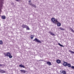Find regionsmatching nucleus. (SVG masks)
I'll use <instances>...</instances> for the list:
<instances>
[{
    "instance_id": "1",
    "label": "nucleus",
    "mask_w": 74,
    "mask_h": 74,
    "mask_svg": "<svg viewBox=\"0 0 74 74\" xmlns=\"http://www.w3.org/2000/svg\"><path fill=\"white\" fill-rule=\"evenodd\" d=\"M3 54L4 55H5V56H8L9 58H12V56H11V54L10 53H9L8 52L6 53H4Z\"/></svg>"
},
{
    "instance_id": "2",
    "label": "nucleus",
    "mask_w": 74,
    "mask_h": 74,
    "mask_svg": "<svg viewBox=\"0 0 74 74\" xmlns=\"http://www.w3.org/2000/svg\"><path fill=\"white\" fill-rule=\"evenodd\" d=\"M51 20L52 22H53V23L54 24H56L58 22V21L57 20V19H56L54 18H51Z\"/></svg>"
},
{
    "instance_id": "3",
    "label": "nucleus",
    "mask_w": 74,
    "mask_h": 74,
    "mask_svg": "<svg viewBox=\"0 0 74 74\" xmlns=\"http://www.w3.org/2000/svg\"><path fill=\"white\" fill-rule=\"evenodd\" d=\"M33 41H35V42H38L40 44H41V41L40 40L37 38H35L33 40Z\"/></svg>"
},
{
    "instance_id": "4",
    "label": "nucleus",
    "mask_w": 74,
    "mask_h": 74,
    "mask_svg": "<svg viewBox=\"0 0 74 74\" xmlns=\"http://www.w3.org/2000/svg\"><path fill=\"white\" fill-rule=\"evenodd\" d=\"M29 5H31L33 7H34V8H36V5L34 4H33L32 3H29Z\"/></svg>"
},
{
    "instance_id": "5",
    "label": "nucleus",
    "mask_w": 74,
    "mask_h": 74,
    "mask_svg": "<svg viewBox=\"0 0 74 74\" xmlns=\"http://www.w3.org/2000/svg\"><path fill=\"white\" fill-rule=\"evenodd\" d=\"M68 63L66 62H64L63 64V65H64V67H66L67 66V64Z\"/></svg>"
},
{
    "instance_id": "6",
    "label": "nucleus",
    "mask_w": 74,
    "mask_h": 74,
    "mask_svg": "<svg viewBox=\"0 0 74 74\" xmlns=\"http://www.w3.org/2000/svg\"><path fill=\"white\" fill-rule=\"evenodd\" d=\"M60 72L61 73L63 74H66V71H62H62H60Z\"/></svg>"
},
{
    "instance_id": "7",
    "label": "nucleus",
    "mask_w": 74,
    "mask_h": 74,
    "mask_svg": "<svg viewBox=\"0 0 74 74\" xmlns=\"http://www.w3.org/2000/svg\"><path fill=\"white\" fill-rule=\"evenodd\" d=\"M27 27V25L25 24H23V25L21 26L23 28H26Z\"/></svg>"
},
{
    "instance_id": "8",
    "label": "nucleus",
    "mask_w": 74,
    "mask_h": 74,
    "mask_svg": "<svg viewBox=\"0 0 74 74\" xmlns=\"http://www.w3.org/2000/svg\"><path fill=\"white\" fill-rule=\"evenodd\" d=\"M56 62L57 63H58V64H59L61 63V61L60 60H57Z\"/></svg>"
},
{
    "instance_id": "9",
    "label": "nucleus",
    "mask_w": 74,
    "mask_h": 74,
    "mask_svg": "<svg viewBox=\"0 0 74 74\" xmlns=\"http://www.w3.org/2000/svg\"><path fill=\"white\" fill-rule=\"evenodd\" d=\"M47 64H48L49 66H51V65H52V64H51V62H47Z\"/></svg>"
},
{
    "instance_id": "10",
    "label": "nucleus",
    "mask_w": 74,
    "mask_h": 74,
    "mask_svg": "<svg viewBox=\"0 0 74 74\" xmlns=\"http://www.w3.org/2000/svg\"><path fill=\"white\" fill-rule=\"evenodd\" d=\"M20 71L21 72V73H26V71L23 70H21Z\"/></svg>"
},
{
    "instance_id": "11",
    "label": "nucleus",
    "mask_w": 74,
    "mask_h": 74,
    "mask_svg": "<svg viewBox=\"0 0 74 74\" xmlns=\"http://www.w3.org/2000/svg\"><path fill=\"white\" fill-rule=\"evenodd\" d=\"M56 24H57L58 26H61V23H60L58 22H58Z\"/></svg>"
},
{
    "instance_id": "12",
    "label": "nucleus",
    "mask_w": 74,
    "mask_h": 74,
    "mask_svg": "<svg viewBox=\"0 0 74 74\" xmlns=\"http://www.w3.org/2000/svg\"><path fill=\"white\" fill-rule=\"evenodd\" d=\"M66 66H67L68 67H69L70 68V67H71V64L68 63Z\"/></svg>"
},
{
    "instance_id": "13",
    "label": "nucleus",
    "mask_w": 74,
    "mask_h": 74,
    "mask_svg": "<svg viewBox=\"0 0 74 74\" xmlns=\"http://www.w3.org/2000/svg\"><path fill=\"white\" fill-rule=\"evenodd\" d=\"M0 73H5V71H4L3 70H1Z\"/></svg>"
},
{
    "instance_id": "14",
    "label": "nucleus",
    "mask_w": 74,
    "mask_h": 74,
    "mask_svg": "<svg viewBox=\"0 0 74 74\" xmlns=\"http://www.w3.org/2000/svg\"><path fill=\"white\" fill-rule=\"evenodd\" d=\"M5 16H1V18L2 19H5Z\"/></svg>"
},
{
    "instance_id": "15",
    "label": "nucleus",
    "mask_w": 74,
    "mask_h": 74,
    "mask_svg": "<svg viewBox=\"0 0 74 74\" xmlns=\"http://www.w3.org/2000/svg\"><path fill=\"white\" fill-rule=\"evenodd\" d=\"M49 34H51V36H55V34L52 33L51 32H49Z\"/></svg>"
},
{
    "instance_id": "16",
    "label": "nucleus",
    "mask_w": 74,
    "mask_h": 74,
    "mask_svg": "<svg viewBox=\"0 0 74 74\" xmlns=\"http://www.w3.org/2000/svg\"><path fill=\"white\" fill-rule=\"evenodd\" d=\"M19 67H23V68H25L24 66L22 64L20 65H19Z\"/></svg>"
},
{
    "instance_id": "17",
    "label": "nucleus",
    "mask_w": 74,
    "mask_h": 74,
    "mask_svg": "<svg viewBox=\"0 0 74 74\" xmlns=\"http://www.w3.org/2000/svg\"><path fill=\"white\" fill-rule=\"evenodd\" d=\"M3 7L2 3H0V11H1V8Z\"/></svg>"
},
{
    "instance_id": "18",
    "label": "nucleus",
    "mask_w": 74,
    "mask_h": 74,
    "mask_svg": "<svg viewBox=\"0 0 74 74\" xmlns=\"http://www.w3.org/2000/svg\"><path fill=\"white\" fill-rule=\"evenodd\" d=\"M26 29L27 30H30V28H29V26H27L26 27Z\"/></svg>"
},
{
    "instance_id": "19",
    "label": "nucleus",
    "mask_w": 74,
    "mask_h": 74,
    "mask_svg": "<svg viewBox=\"0 0 74 74\" xmlns=\"http://www.w3.org/2000/svg\"><path fill=\"white\" fill-rule=\"evenodd\" d=\"M59 29L60 30H62V31H63L64 30H65V29H63L61 27H60L59 28Z\"/></svg>"
},
{
    "instance_id": "20",
    "label": "nucleus",
    "mask_w": 74,
    "mask_h": 74,
    "mask_svg": "<svg viewBox=\"0 0 74 74\" xmlns=\"http://www.w3.org/2000/svg\"><path fill=\"white\" fill-rule=\"evenodd\" d=\"M31 36V39H33V38L34 37V35H31L30 36Z\"/></svg>"
},
{
    "instance_id": "21",
    "label": "nucleus",
    "mask_w": 74,
    "mask_h": 74,
    "mask_svg": "<svg viewBox=\"0 0 74 74\" xmlns=\"http://www.w3.org/2000/svg\"><path fill=\"white\" fill-rule=\"evenodd\" d=\"M3 2H4V0H0V3H1L3 4V3H4Z\"/></svg>"
},
{
    "instance_id": "22",
    "label": "nucleus",
    "mask_w": 74,
    "mask_h": 74,
    "mask_svg": "<svg viewBox=\"0 0 74 74\" xmlns=\"http://www.w3.org/2000/svg\"><path fill=\"white\" fill-rule=\"evenodd\" d=\"M70 30H71V32H73V33H74V30H73L71 28H70Z\"/></svg>"
},
{
    "instance_id": "23",
    "label": "nucleus",
    "mask_w": 74,
    "mask_h": 74,
    "mask_svg": "<svg viewBox=\"0 0 74 74\" xmlns=\"http://www.w3.org/2000/svg\"><path fill=\"white\" fill-rule=\"evenodd\" d=\"M69 52H70V53H73V54H74V51H71V50H69Z\"/></svg>"
},
{
    "instance_id": "24",
    "label": "nucleus",
    "mask_w": 74,
    "mask_h": 74,
    "mask_svg": "<svg viewBox=\"0 0 74 74\" xmlns=\"http://www.w3.org/2000/svg\"><path fill=\"white\" fill-rule=\"evenodd\" d=\"M3 41H2V40H0V44H1V45H3Z\"/></svg>"
},
{
    "instance_id": "25",
    "label": "nucleus",
    "mask_w": 74,
    "mask_h": 74,
    "mask_svg": "<svg viewBox=\"0 0 74 74\" xmlns=\"http://www.w3.org/2000/svg\"><path fill=\"white\" fill-rule=\"evenodd\" d=\"M58 45H60V47H63V46L62 45L60 44V43H58Z\"/></svg>"
},
{
    "instance_id": "26",
    "label": "nucleus",
    "mask_w": 74,
    "mask_h": 74,
    "mask_svg": "<svg viewBox=\"0 0 74 74\" xmlns=\"http://www.w3.org/2000/svg\"><path fill=\"white\" fill-rule=\"evenodd\" d=\"M71 67V68L72 69H74V66H72Z\"/></svg>"
},
{
    "instance_id": "27",
    "label": "nucleus",
    "mask_w": 74,
    "mask_h": 74,
    "mask_svg": "<svg viewBox=\"0 0 74 74\" xmlns=\"http://www.w3.org/2000/svg\"><path fill=\"white\" fill-rule=\"evenodd\" d=\"M28 2H29V3H32L30 2H31V1L30 0H29Z\"/></svg>"
},
{
    "instance_id": "28",
    "label": "nucleus",
    "mask_w": 74,
    "mask_h": 74,
    "mask_svg": "<svg viewBox=\"0 0 74 74\" xmlns=\"http://www.w3.org/2000/svg\"><path fill=\"white\" fill-rule=\"evenodd\" d=\"M39 61L40 62V61H42H42H43V60H39Z\"/></svg>"
},
{
    "instance_id": "29",
    "label": "nucleus",
    "mask_w": 74,
    "mask_h": 74,
    "mask_svg": "<svg viewBox=\"0 0 74 74\" xmlns=\"http://www.w3.org/2000/svg\"><path fill=\"white\" fill-rule=\"evenodd\" d=\"M3 64H0V67H1V66H3Z\"/></svg>"
},
{
    "instance_id": "30",
    "label": "nucleus",
    "mask_w": 74,
    "mask_h": 74,
    "mask_svg": "<svg viewBox=\"0 0 74 74\" xmlns=\"http://www.w3.org/2000/svg\"><path fill=\"white\" fill-rule=\"evenodd\" d=\"M16 1H20V0H15Z\"/></svg>"
},
{
    "instance_id": "31",
    "label": "nucleus",
    "mask_w": 74,
    "mask_h": 74,
    "mask_svg": "<svg viewBox=\"0 0 74 74\" xmlns=\"http://www.w3.org/2000/svg\"><path fill=\"white\" fill-rule=\"evenodd\" d=\"M11 4H12V5H14V3H11Z\"/></svg>"
}]
</instances>
